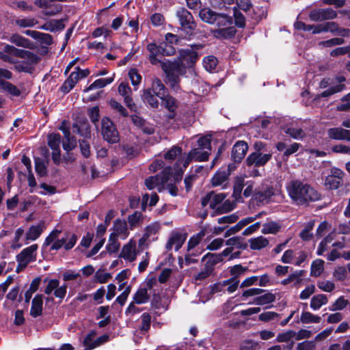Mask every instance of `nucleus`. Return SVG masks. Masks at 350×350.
<instances>
[{
	"mask_svg": "<svg viewBox=\"0 0 350 350\" xmlns=\"http://www.w3.org/2000/svg\"><path fill=\"white\" fill-rule=\"evenodd\" d=\"M317 286L324 292L330 293L335 288V284L329 280H320L317 282Z\"/></svg>",
	"mask_w": 350,
	"mask_h": 350,
	"instance_id": "nucleus-54",
	"label": "nucleus"
},
{
	"mask_svg": "<svg viewBox=\"0 0 350 350\" xmlns=\"http://www.w3.org/2000/svg\"><path fill=\"white\" fill-rule=\"evenodd\" d=\"M205 69L209 72L213 71L216 68L217 59L213 55L206 57L203 61Z\"/></svg>",
	"mask_w": 350,
	"mask_h": 350,
	"instance_id": "nucleus-48",
	"label": "nucleus"
},
{
	"mask_svg": "<svg viewBox=\"0 0 350 350\" xmlns=\"http://www.w3.org/2000/svg\"><path fill=\"white\" fill-rule=\"evenodd\" d=\"M129 76L133 86H137L141 83L142 76L136 69H131L129 72Z\"/></svg>",
	"mask_w": 350,
	"mask_h": 350,
	"instance_id": "nucleus-60",
	"label": "nucleus"
},
{
	"mask_svg": "<svg viewBox=\"0 0 350 350\" xmlns=\"http://www.w3.org/2000/svg\"><path fill=\"white\" fill-rule=\"evenodd\" d=\"M281 229V225L275 221H269L262 225L261 232L264 234H276Z\"/></svg>",
	"mask_w": 350,
	"mask_h": 350,
	"instance_id": "nucleus-38",
	"label": "nucleus"
},
{
	"mask_svg": "<svg viewBox=\"0 0 350 350\" xmlns=\"http://www.w3.org/2000/svg\"><path fill=\"white\" fill-rule=\"evenodd\" d=\"M210 195L211 208L217 210L222 208L224 211H230L233 209L232 204L228 200L225 201L221 207L219 206V204H221L226 198L225 194L211 192Z\"/></svg>",
	"mask_w": 350,
	"mask_h": 350,
	"instance_id": "nucleus-14",
	"label": "nucleus"
},
{
	"mask_svg": "<svg viewBox=\"0 0 350 350\" xmlns=\"http://www.w3.org/2000/svg\"><path fill=\"white\" fill-rule=\"evenodd\" d=\"M147 49L150 53L149 55V60L152 64H157L160 62V60L157 58V56L160 53H163L166 55H171L174 53L173 49H172L171 52H165L162 49L161 46H157L155 43H150L147 46Z\"/></svg>",
	"mask_w": 350,
	"mask_h": 350,
	"instance_id": "nucleus-21",
	"label": "nucleus"
},
{
	"mask_svg": "<svg viewBox=\"0 0 350 350\" xmlns=\"http://www.w3.org/2000/svg\"><path fill=\"white\" fill-rule=\"evenodd\" d=\"M198 146L201 150H207L210 152L211 150V137L209 136L200 137L198 139Z\"/></svg>",
	"mask_w": 350,
	"mask_h": 350,
	"instance_id": "nucleus-52",
	"label": "nucleus"
},
{
	"mask_svg": "<svg viewBox=\"0 0 350 350\" xmlns=\"http://www.w3.org/2000/svg\"><path fill=\"white\" fill-rule=\"evenodd\" d=\"M109 105L111 107L118 112L121 116L126 117L128 116L127 110L120 103L115 100H111L109 101Z\"/></svg>",
	"mask_w": 350,
	"mask_h": 350,
	"instance_id": "nucleus-59",
	"label": "nucleus"
},
{
	"mask_svg": "<svg viewBox=\"0 0 350 350\" xmlns=\"http://www.w3.org/2000/svg\"><path fill=\"white\" fill-rule=\"evenodd\" d=\"M160 230V225L159 224H152L146 228L144 235L150 240L152 235H155Z\"/></svg>",
	"mask_w": 350,
	"mask_h": 350,
	"instance_id": "nucleus-62",
	"label": "nucleus"
},
{
	"mask_svg": "<svg viewBox=\"0 0 350 350\" xmlns=\"http://www.w3.org/2000/svg\"><path fill=\"white\" fill-rule=\"evenodd\" d=\"M60 234V230L55 229L45 239L44 245L49 246L50 251H57L61 249Z\"/></svg>",
	"mask_w": 350,
	"mask_h": 350,
	"instance_id": "nucleus-20",
	"label": "nucleus"
},
{
	"mask_svg": "<svg viewBox=\"0 0 350 350\" xmlns=\"http://www.w3.org/2000/svg\"><path fill=\"white\" fill-rule=\"evenodd\" d=\"M0 59L3 62L14 64L19 72H29L38 62V56L29 51L19 49L14 46L5 44L0 51Z\"/></svg>",
	"mask_w": 350,
	"mask_h": 350,
	"instance_id": "nucleus-3",
	"label": "nucleus"
},
{
	"mask_svg": "<svg viewBox=\"0 0 350 350\" xmlns=\"http://www.w3.org/2000/svg\"><path fill=\"white\" fill-rule=\"evenodd\" d=\"M76 84L77 83H75V81L69 75L68 78L64 81V83L62 85L61 91L63 93L66 94L69 92L75 87Z\"/></svg>",
	"mask_w": 350,
	"mask_h": 350,
	"instance_id": "nucleus-63",
	"label": "nucleus"
},
{
	"mask_svg": "<svg viewBox=\"0 0 350 350\" xmlns=\"http://www.w3.org/2000/svg\"><path fill=\"white\" fill-rule=\"evenodd\" d=\"M77 241V237L71 232H66L62 234H60V244L61 248H64L65 250H71L76 244Z\"/></svg>",
	"mask_w": 350,
	"mask_h": 350,
	"instance_id": "nucleus-24",
	"label": "nucleus"
},
{
	"mask_svg": "<svg viewBox=\"0 0 350 350\" xmlns=\"http://www.w3.org/2000/svg\"><path fill=\"white\" fill-rule=\"evenodd\" d=\"M209 155V152L201 150V148L198 147L192 148L186 156L178 157L174 165V170L176 171L175 179L178 180L181 178L184 170L192 161L198 162L205 161L208 160Z\"/></svg>",
	"mask_w": 350,
	"mask_h": 350,
	"instance_id": "nucleus-5",
	"label": "nucleus"
},
{
	"mask_svg": "<svg viewBox=\"0 0 350 350\" xmlns=\"http://www.w3.org/2000/svg\"><path fill=\"white\" fill-rule=\"evenodd\" d=\"M272 154L254 152L249 155L246 159V163L248 165H254L255 167H260L265 165L271 158Z\"/></svg>",
	"mask_w": 350,
	"mask_h": 350,
	"instance_id": "nucleus-16",
	"label": "nucleus"
},
{
	"mask_svg": "<svg viewBox=\"0 0 350 350\" xmlns=\"http://www.w3.org/2000/svg\"><path fill=\"white\" fill-rule=\"evenodd\" d=\"M150 295L148 289L145 287H140L133 295V300L136 304H144L148 301Z\"/></svg>",
	"mask_w": 350,
	"mask_h": 350,
	"instance_id": "nucleus-29",
	"label": "nucleus"
},
{
	"mask_svg": "<svg viewBox=\"0 0 350 350\" xmlns=\"http://www.w3.org/2000/svg\"><path fill=\"white\" fill-rule=\"evenodd\" d=\"M111 234L122 239H126L129 234L126 221L125 220L116 219L113 223Z\"/></svg>",
	"mask_w": 350,
	"mask_h": 350,
	"instance_id": "nucleus-18",
	"label": "nucleus"
},
{
	"mask_svg": "<svg viewBox=\"0 0 350 350\" xmlns=\"http://www.w3.org/2000/svg\"><path fill=\"white\" fill-rule=\"evenodd\" d=\"M187 236L185 234L179 232H172L166 244V249L167 250L174 248L176 251H178L183 245Z\"/></svg>",
	"mask_w": 350,
	"mask_h": 350,
	"instance_id": "nucleus-17",
	"label": "nucleus"
},
{
	"mask_svg": "<svg viewBox=\"0 0 350 350\" xmlns=\"http://www.w3.org/2000/svg\"><path fill=\"white\" fill-rule=\"evenodd\" d=\"M250 248L252 250H260L267 247L269 244V241L267 238L263 236H258L252 238L248 241Z\"/></svg>",
	"mask_w": 350,
	"mask_h": 350,
	"instance_id": "nucleus-26",
	"label": "nucleus"
},
{
	"mask_svg": "<svg viewBox=\"0 0 350 350\" xmlns=\"http://www.w3.org/2000/svg\"><path fill=\"white\" fill-rule=\"evenodd\" d=\"M345 85L336 84L329 87L326 90L323 91L318 96V97H329L331 95L341 92L344 89Z\"/></svg>",
	"mask_w": 350,
	"mask_h": 350,
	"instance_id": "nucleus-44",
	"label": "nucleus"
},
{
	"mask_svg": "<svg viewBox=\"0 0 350 350\" xmlns=\"http://www.w3.org/2000/svg\"><path fill=\"white\" fill-rule=\"evenodd\" d=\"M119 94L124 97L126 105L132 111L136 110V106L131 97L132 90L128 83H121L118 88Z\"/></svg>",
	"mask_w": 350,
	"mask_h": 350,
	"instance_id": "nucleus-19",
	"label": "nucleus"
},
{
	"mask_svg": "<svg viewBox=\"0 0 350 350\" xmlns=\"http://www.w3.org/2000/svg\"><path fill=\"white\" fill-rule=\"evenodd\" d=\"M199 16L205 23L218 27L212 30L213 36L218 39L230 38L234 36L236 29L232 26V18L228 14L217 13L208 8L200 11Z\"/></svg>",
	"mask_w": 350,
	"mask_h": 350,
	"instance_id": "nucleus-2",
	"label": "nucleus"
},
{
	"mask_svg": "<svg viewBox=\"0 0 350 350\" xmlns=\"http://www.w3.org/2000/svg\"><path fill=\"white\" fill-rule=\"evenodd\" d=\"M203 47L204 45L202 44L191 45L190 48L180 51L177 60L162 63V68L167 75L168 82L173 88H176L179 76L184 75L186 68H191L198 59L200 55L199 51Z\"/></svg>",
	"mask_w": 350,
	"mask_h": 350,
	"instance_id": "nucleus-1",
	"label": "nucleus"
},
{
	"mask_svg": "<svg viewBox=\"0 0 350 350\" xmlns=\"http://www.w3.org/2000/svg\"><path fill=\"white\" fill-rule=\"evenodd\" d=\"M96 335V332L95 331H92L85 336L83 340V346L85 347V350H92L95 348L94 343Z\"/></svg>",
	"mask_w": 350,
	"mask_h": 350,
	"instance_id": "nucleus-46",
	"label": "nucleus"
},
{
	"mask_svg": "<svg viewBox=\"0 0 350 350\" xmlns=\"http://www.w3.org/2000/svg\"><path fill=\"white\" fill-rule=\"evenodd\" d=\"M118 237L110 234L108 243L106 246V249L109 253H115L119 250L120 243L118 242Z\"/></svg>",
	"mask_w": 350,
	"mask_h": 350,
	"instance_id": "nucleus-45",
	"label": "nucleus"
},
{
	"mask_svg": "<svg viewBox=\"0 0 350 350\" xmlns=\"http://www.w3.org/2000/svg\"><path fill=\"white\" fill-rule=\"evenodd\" d=\"M226 245L230 247L237 249L245 248L243 244L241 242V239L239 237H234L228 239L226 242Z\"/></svg>",
	"mask_w": 350,
	"mask_h": 350,
	"instance_id": "nucleus-57",
	"label": "nucleus"
},
{
	"mask_svg": "<svg viewBox=\"0 0 350 350\" xmlns=\"http://www.w3.org/2000/svg\"><path fill=\"white\" fill-rule=\"evenodd\" d=\"M295 332L293 330H288L287 332L280 333L276 338L278 342H286L290 341L292 338H294Z\"/></svg>",
	"mask_w": 350,
	"mask_h": 350,
	"instance_id": "nucleus-55",
	"label": "nucleus"
},
{
	"mask_svg": "<svg viewBox=\"0 0 350 350\" xmlns=\"http://www.w3.org/2000/svg\"><path fill=\"white\" fill-rule=\"evenodd\" d=\"M327 135L330 139L350 142V130L341 127H334L328 129Z\"/></svg>",
	"mask_w": 350,
	"mask_h": 350,
	"instance_id": "nucleus-22",
	"label": "nucleus"
},
{
	"mask_svg": "<svg viewBox=\"0 0 350 350\" xmlns=\"http://www.w3.org/2000/svg\"><path fill=\"white\" fill-rule=\"evenodd\" d=\"M321 12V18L323 21L329 20L336 18L337 13L331 8L320 9Z\"/></svg>",
	"mask_w": 350,
	"mask_h": 350,
	"instance_id": "nucleus-61",
	"label": "nucleus"
},
{
	"mask_svg": "<svg viewBox=\"0 0 350 350\" xmlns=\"http://www.w3.org/2000/svg\"><path fill=\"white\" fill-rule=\"evenodd\" d=\"M183 30L188 35L191 36L196 29V23L191 14L185 8L179 9L176 12Z\"/></svg>",
	"mask_w": 350,
	"mask_h": 350,
	"instance_id": "nucleus-7",
	"label": "nucleus"
},
{
	"mask_svg": "<svg viewBox=\"0 0 350 350\" xmlns=\"http://www.w3.org/2000/svg\"><path fill=\"white\" fill-rule=\"evenodd\" d=\"M344 176L343 172L336 167L331 169L330 174L326 176L325 179V186L329 189H336L342 182Z\"/></svg>",
	"mask_w": 350,
	"mask_h": 350,
	"instance_id": "nucleus-11",
	"label": "nucleus"
},
{
	"mask_svg": "<svg viewBox=\"0 0 350 350\" xmlns=\"http://www.w3.org/2000/svg\"><path fill=\"white\" fill-rule=\"evenodd\" d=\"M102 134L103 138L109 143H116L118 141V131L112 121L108 118H104L102 120Z\"/></svg>",
	"mask_w": 350,
	"mask_h": 350,
	"instance_id": "nucleus-8",
	"label": "nucleus"
},
{
	"mask_svg": "<svg viewBox=\"0 0 350 350\" xmlns=\"http://www.w3.org/2000/svg\"><path fill=\"white\" fill-rule=\"evenodd\" d=\"M275 299V297L273 293H267L265 294H263L262 295L256 297L254 299L253 303L256 305L262 306V305L269 304L273 302Z\"/></svg>",
	"mask_w": 350,
	"mask_h": 350,
	"instance_id": "nucleus-39",
	"label": "nucleus"
},
{
	"mask_svg": "<svg viewBox=\"0 0 350 350\" xmlns=\"http://www.w3.org/2000/svg\"><path fill=\"white\" fill-rule=\"evenodd\" d=\"M9 40L10 42H12V44H14L15 45H16L18 46H21V47H24V48H28V49H31L33 47V44L29 40L23 37L22 36H21L18 33L12 34L10 37Z\"/></svg>",
	"mask_w": 350,
	"mask_h": 350,
	"instance_id": "nucleus-30",
	"label": "nucleus"
},
{
	"mask_svg": "<svg viewBox=\"0 0 350 350\" xmlns=\"http://www.w3.org/2000/svg\"><path fill=\"white\" fill-rule=\"evenodd\" d=\"M286 133L294 139H299L304 137V132L299 128L289 127L286 130Z\"/></svg>",
	"mask_w": 350,
	"mask_h": 350,
	"instance_id": "nucleus-58",
	"label": "nucleus"
},
{
	"mask_svg": "<svg viewBox=\"0 0 350 350\" xmlns=\"http://www.w3.org/2000/svg\"><path fill=\"white\" fill-rule=\"evenodd\" d=\"M38 247L37 244H33L17 255L16 260L20 267H25L29 262L36 260Z\"/></svg>",
	"mask_w": 350,
	"mask_h": 350,
	"instance_id": "nucleus-10",
	"label": "nucleus"
},
{
	"mask_svg": "<svg viewBox=\"0 0 350 350\" xmlns=\"http://www.w3.org/2000/svg\"><path fill=\"white\" fill-rule=\"evenodd\" d=\"M324 270V261L321 259H317L312 263L310 274L312 276H319Z\"/></svg>",
	"mask_w": 350,
	"mask_h": 350,
	"instance_id": "nucleus-40",
	"label": "nucleus"
},
{
	"mask_svg": "<svg viewBox=\"0 0 350 350\" xmlns=\"http://www.w3.org/2000/svg\"><path fill=\"white\" fill-rule=\"evenodd\" d=\"M89 75L90 70L88 69L81 70L79 67H76L75 70L70 74V76L77 83L79 80L85 78Z\"/></svg>",
	"mask_w": 350,
	"mask_h": 350,
	"instance_id": "nucleus-43",
	"label": "nucleus"
},
{
	"mask_svg": "<svg viewBox=\"0 0 350 350\" xmlns=\"http://www.w3.org/2000/svg\"><path fill=\"white\" fill-rule=\"evenodd\" d=\"M181 153V148L174 146L165 154L164 157L166 160L171 161L175 159L177 157L180 156Z\"/></svg>",
	"mask_w": 350,
	"mask_h": 350,
	"instance_id": "nucleus-50",
	"label": "nucleus"
},
{
	"mask_svg": "<svg viewBox=\"0 0 350 350\" xmlns=\"http://www.w3.org/2000/svg\"><path fill=\"white\" fill-rule=\"evenodd\" d=\"M46 282V287L44 288V293L46 295H51L53 293V295L61 299H64L67 292V284H64L59 286V282L56 279H51L45 280Z\"/></svg>",
	"mask_w": 350,
	"mask_h": 350,
	"instance_id": "nucleus-9",
	"label": "nucleus"
},
{
	"mask_svg": "<svg viewBox=\"0 0 350 350\" xmlns=\"http://www.w3.org/2000/svg\"><path fill=\"white\" fill-rule=\"evenodd\" d=\"M113 79V77L98 79L96 80L94 83H92L90 85H89L88 88H86L84 90V92H89L93 90L104 88L107 85L111 83Z\"/></svg>",
	"mask_w": 350,
	"mask_h": 350,
	"instance_id": "nucleus-36",
	"label": "nucleus"
},
{
	"mask_svg": "<svg viewBox=\"0 0 350 350\" xmlns=\"http://www.w3.org/2000/svg\"><path fill=\"white\" fill-rule=\"evenodd\" d=\"M328 299L325 295L318 294L312 297L310 300V306L313 310H319L323 306L327 304Z\"/></svg>",
	"mask_w": 350,
	"mask_h": 350,
	"instance_id": "nucleus-33",
	"label": "nucleus"
},
{
	"mask_svg": "<svg viewBox=\"0 0 350 350\" xmlns=\"http://www.w3.org/2000/svg\"><path fill=\"white\" fill-rule=\"evenodd\" d=\"M290 198L297 205L307 204L320 199L319 193L309 185L299 180H292L286 185Z\"/></svg>",
	"mask_w": 350,
	"mask_h": 350,
	"instance_id": "nucleus-4",
	"label": "nucleus"
},
{
	"mask_svg": "<svg viewBox=\"0 0 350 350\" xmlns=\"http://www.w3.org/2000/svg\"><path fill=\"white\" fill-rule=\"evenodd\" d=\"M0 88L8 92L10 94L14 96H18L21 94V91L19 89H18L13 84L5 81H0Z\"/></svg>",
	"mask_w": 350,
	"mask_h": 350,
	"instance_id": "nucleus-41",
	"label": "nucleus"
},
{
	"mask_svg": "<svg viewBox=\"0 0 350 350\" xmlns=\"http://www.w3.org/2000/svg\"><path fill=\"white\" fill-rule=\"evenodd\" d=\"M248 146L246 142L243 141L237 142L232 148V157L236 162H239L245 157L247 151Z\"/></svg>",
	"mask_w": 350,
	"mask_h": 350,
	"instance_id": "nucleus-23",
	"label": "nucleus"
},
{
	"mask_svg": "<svg viewBox=\"0 0 350 350\" xmlns=\"http://www.w3.org/2000/svg\"><path fill=\"white\" fill-rule=\"evenodd\" d=\"M228 174L226 172L218 171L211 179L212 185L214 187L220 186L228 179Z\"/></svg>",
	"mask_w": 350,
	"mask_h": 350,
	"instance_id": "nucleus-42",
	"label": "nucleus"
},
{
	"mask_svg": "<svg viewBox=\"0 0 350 350\" xmlns=\"http://www.w3.org/2000/svg\"><path fill=\"white\" fill-rule=\"evenodd\" d=\"M144 102L151 107L157 108L159 104L158 96L151 92V90H144L142 95Z\"/></svg>",
	"mask_w": 350,
	"mask_h": 350,
	"instance_id": "nucleus-34",
	"label": "nucleus"
},
{
	"mask_svg": "<svg viewBox=\"0 0 350 350\" xmlns=\"http://www.w3.org/2000/svg\"><path fill=\"white\" fill-rule=\"evenodd\" d=\"M137 256L136 241L133 239H131L122 247L119 257L123 258L127 262H133L136 260Z\"/></svg>",
	"mask_w": 350,
	"mask_h": 350,
	"instance_id": "nucleus-12",
	"label": "nucleus"
},
{
	"mask_svg": "<svg viewBox=\"0 0 350 350\" xmlns=\"http://www.w3.org/2000/svg\"><path fill=\"white\" fill-rule=\"evenodd\" d=\"M345 43V40L340 38H334L325 41H321L319 45L322 47H332L336 45H340Z\"/></svg>",
	"mask_w": 350,
	"mask_h": 350,
	"instance_id": "nucleus-53",
	"label": "nucleus"
},
{
	"mask_svg": "<svg viewBox=\"0 0 350 350\" xmlns=\"http://www.w3.org/2000/svg\"><path fill=\"white\" fill-rule=\"evenodd\" d=\"M111 278V273L105 272L100 269L98 270L94 275L95 281L100 284L106 283Z\"/></svg>",
	"mask_w": 350,
	"mask_h": 350,
	"instance_id": "nucleus-51",
	"label": "nucleus"
},
{
	"mask_svg": "<svg viewBox=\"0 0 350 350\" xmlns=\"http://www.w3.org/2000/svg\"><path fill=\"white\" fill-rule=\"evenodd\" d=\"M314 227V222L309 221L305 226L304 229L300 232V237L304 241H308L312 237L311 230Z\"/></svg>",
	"mask_w": 350,
	"mask_h": 350,
	"instance_id": "nucleus-56",
	"label": "nucleus"
},
{
	"mask_svg": "<svg viewBox=\"0 0 350 350\" xmlns=\"http://www.w3.org/2000/svg\"><path fill=\"white\" fill-rule=\"evenodd\" d=\"M273 194V187L268 184L264 183L261 186L256 188L254 193V198L259 202L267 203Z\"/></svg>",
	"mask_w": 350,
	"mask_h": 350,
	"instance_id": "nucleus-15",
	"label": "nucleus"
},
{
	"mask_svg": "<svg viewBox=\"0 0 350 350\" xmlns=\"http://www.w3.org/2000/svg\"><path fill=\"white\" fill-rule=\"evenodd\" d=\"M64 28L62 20H51L42 25L40 29L50 31L62 30Z\"/></svg>",
	"mask_w": 350,
	"mask_h": 350,
	"instance_id": "nucleus-35",
	"label": "nucleus"
},
{
	"mask_svg": "<svg viewBox=\"0 0 350 350\" xmlns=\"http://www.w3.org/2000/svg\"><path fill=\"white\" fill-rule=\"evenodd\" d=\"M162 103L165 107L170 112L168 116L169 118H174L175 116V111L178 107L176 100L171 96L165 95L161 98Z\"/></svg>",
	"mask_w": 350,
	"mask_h": 350,
	"instance_id": "nucleus-28",
	"label": "nucleus"
},
{
	"mask_svg": "<svg viewBox=\"0 0 350 350\" xmlns=\"http://www.w3.org/2000/svg\"><path fill=\"white\" fill-rule=\"evenodd\" d=\"M202 261L204 263V268L212 272L214 266L219 262H221V256L209 253L203 257Z\"/></svg>",
	"mask_w": 350,
	"mask_h": 350,
	"instance_id": "nucleus-32",
	"label": "nucleus"
},
{
	"mask_svg": "<svg viewBox=\"0 0 350 350\" xmlns=\"http://www.w3.org/2000/svg\"><path fill=\"white\" fill-rule=\"evenodd\" d=\"M46 228L45 222L40 221L38 224L31 226L26 233V239L35 241L36 240Z\"/></svg>",
	"mask_w": 350,
	"mask_h": 350,
	"instance_id": "nucleus-25",
	"label": "nucleus"
},
{
	"mask_svg": "<svg viewBox=\"0 0 350 350\" xmlns=\"http://www.w3.org/2000/svg\"><path fill=\"white\" fill-rule=\"evenodd\" d=\"M61 137L59 134L51 133L48 135V145L52 150L59 148Z\"/></svg>",
	"mask_w": 350,
	"mask_h": 350,
	"instance_id": "nucleus-47",
	"label": "nucleus"
},
{
	"mask_svg": "<svg viewBox=\"0 0 350 350\" xmlns=\"http://www.w3.org/2000/svg\"><path fill=\"white\" fill-rule=\"evenodd\" d=\"M37 23V21L32 17L18 18L16 21V24L23 28L33 27Z\"/></svg>",
	"mask_w": 350,
	"mask_h": 350,
	"instance_id": "nucleus-49",
	"label": "nucleus"
},
{
	"mask_svg": "<svg viewBox=\"0 0 350 350\" xmlns=\"http://www.w3.org/2000/svg\"><path fill=\"white\" fill-rule=\"evenodd\" d=\"M171 169L168 167L164 168L161 174L154 176H150L145 180L146 187L151 190L160 185H163L168 180Z\"/></svg>",
	"mask_w": 350,
	"mask_h": 350,
	"instance_id": "nucleus-13",
	"label": "nucleus"
},
{
	"mask_svg": "<svg viewBox=\"0 0 350 350\" xmlns=\"http://www.w3.org/2000/svg\"><path fill=\"white\" fill-rule=\"evenodd\" d=\"M35 168L36 173L40 176H44L46 173V165L40 159H35Z\"/></svg>",
	"mask_w": 350,
	"mask_h": 350,
	"instance_id": "nucleus-64",
	"label": "nucleus"
},
{
	"mask_svg": "<svg viewBox=\"0 0 350 350\" xmlns=\"http://www.w3.org/2000/svg\"><path fill=\"white\" fill-rule=\"evenodd\" d=\"M321 320V317L315 315L308 311H303L300 317V321L302 323H319Z\"/></svg>",
	"mask_w": 350,
	"mask_h": 350,
	"instance_id": "nucleus-37",
	"label": "nucleus"
},
{
	"mask_svg": "<svg viewBox=\"0 0 350 350\" xmlns=\"http://www.w3.org/2000/svg\"><path fill=\"white\" fill-rule=\"evenodd\" d=\"M205 235L204 230H201L198 234L190 238L187 243V252L185 254V259L180 258L179 263L181 267H183L185 261V265H189L196 261L194 257L201 254L202 250L199 247V244Z\"/></svg>",
	"mask_w": 350,
	"mask_h": 350,
	"instance_id": "nucleus-6",
	"label": "nucleus"
},
{
	"mask_svg": "<svg viewBox=\"0 0 350 350\" xmlns=\"http://www.w3.org/2000/svg\"><path fill=\"white\" fill-rule=\"evenodd\" d=\"M146 90H151V92L154 93L159 98H163L165 94V86L158 78L153 79L151 88Z\"/></svg>",
	"mask_w": 350,
	"mask_h": 350,
	"instance_id": "nucleus-31",
	"label": "nucleus"
},
{
	"mask_svg": "<svg viewBox=\"0 0 350 350\" xmlns=\"http://www.w3.org/2000/svg\"><path fill=\"white\" fill-rule=\"evenodd\" d=\"M42 295H36L31 302L30 314L34 318L40 316L42 314Z\"/></svg>",
	"mask_w": 350,
	"mask_h": 350,
	"instance_id": "nucleus-27",
	"label": "nucleus"
}]
</instances>
